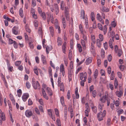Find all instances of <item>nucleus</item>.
Instances as JSON below:
<instances>
[{
  "instance_id": "11",
  "label": "nucleus",
  "mask_w": 126,
  "mask_h": 126,
  "mask_svg": "<svg viewBox=\"0 0 126 126\" xmlns=\"http://www.w3.org/2000/svg\"><path fill=\"white\" fill-rule=\"evenodd\" d=\"M86 72L84 73L83 74V73H80V79L81 80H82L83 78L84 79H86Z\"/></svg>"
},
{
  "instance_id": "46",
  "label": "nucleus",
  "mask_w": 126,
  "mask_h": 126,
  "mask_svg": "<svg viewBox=\"0 0 126 126\" xmlns=\"http://www.w3.org/2000/svg\"><path fill=\"white\" fill-rule=\"evenodd\" d=\"M66 46L64 44H63L62 45V50L63 53L65 54V48H66Z\"/></svg>"
},
{
  "instance_id": "59",
  "label": "nucleus",
  "mask_w": 126,
  "mask_h": 126,
  "mask_svg": "<svg viewBox=\"0 0 126 126\" xmlns=\"http://www.w3.org/2000/svg\"><path fill=\"white\" fill-rule=\"evenodd\" d=\"M97 26L98 28L100 30L102 31L103 27L102 25L100 23H98L97 24Z\"/></svg>"
},
{
  "instance_id": "47",
  "label": "nucleus",
  "mask_w": 126,
  "mask_h": 126,
  "mask_svg": "<svg viewBox=\"0 0 126 126\" xmlns=\"http://www.w3.org/2000/svg\"><path fill=\"white\" fill-rule=\"evenodd\" d=\"M38 101L40 105H44L43 100L42 99V98L39 99H38Z\"/></svg>"
},
{
  "instance_id": "3",
  "label": "nucleus",
  "mask_w": 126,
  "mask_h": 126,
  "mask_svg": "<svg viewBox=\"0 0 126 126\" xmlns=\"http://www.w3.org/2000/svg\"><path fill=\"white\" fill-rule=\"evenodd\" d=\"M83 39H82L81 40V43L83 48L84 49H86V44L87 43V37L86 35H83Z\"/></svg>"
},
{
  "instance_id": "1",
  "label": "nucleus",
  "mask_w": 126,
  "mask_h": 126,
  "mask_svg": "<svg viewBox=\"0 0 126 126\" xmlns=\"http://www.w3.org/2000/svg\"><path fill=\"white\" fill-rule=\"evenodd\" d=\"M106 114V111L104 110L103 112L100 111L97 114V117L99 121H101L103 120V117H104Z\"/></svg>"
},
{
  "instance_id": "2",
  "label": "nucleus",
  "mask_w": 126,
  "mask_h": 126,
  "mask_svg": "<svg viewBox=\"0 0 126 126\" xmlns=\"http://www.w3.org/2000/svg\"><path fill=\"white\" fill-rule=\"evenodd\" d=\"M32 84L34 89H36L40 88V85L38 81H35V79L33 78L32 79Z\"/></svg>"
},
{
  "instance_id": "24",
  "label": "nucleus",
  "mask_w": 126,
  "mask_h": 126,
  "mask_svg": "<svg viewBox=\"0 0 126 126\" xmlns=\"http://www.w3.org/2000/svg\"><path fill=\"white\" fill-rule=\"evenodd\" d=\"M40 15L44 20H46V16L45 12H43L42 13L40 14Z\"/></svg>"
},
{
  "instance_id": "61",
  "label": "nucleus",
  "mask_w": 126,
  "mask_h": 126,
  "mask_svg": "<svg viewBox=\"0 0 126 126\" xmlns=\"http://www.w3.org/2000/svg\"><path fill=\"white\" fill-rule=\"evenodd\" d=\"M104 47L105 50H107L108 49V46L107 43V42H106L104 43Z\"/></svg>"
},
{
  "instance_id": "36",
  "label": "nucleus",
  "mask_w": 126,
  "mask_h": 126,
  "mask_svg": "<svg viewBox=\"0 0 126 126\" xmlns=\"http://www.w3.org/2000/svg\"><path fill=\"white\" fill-rule=\"evenodd\" d=\"M54 110L55 112V113L56 115L57 116H59L60 115L59 114V111L56 108L54 109Z\"/></svg>"
},
{
  "instance_id": "9",
  "label": "nucleus",
  "mask_w": 126,
  "mask_h": 126,
  "mask_svg": "<svg viewBox=\"0 0 126 126\" xmlns=\"http://www.w3.org/2000/svg\"><path fill=\"white\" fill-rule=\"evenodd\" d=\"M41 60L43 64L46 65L47 64V62L46 57L43 55H41Z\"/></svg>"
},
{
  "instance_id": "13",
  "label": "nucleus",
  "mask_w": 126,
  "mask_h": 126,
  "mask_svg": "<svg viewBox=\"0 0 126 126\" xmlns=\"http://www.w3.org/2000/svg\"><path fill=\"white\" fill-rule=\"evenodd\" d=\"M42 92L43 96L46 99H48L49 98L47 96L46 94L44 89H42Z\"/></svg>"
},
{
  "instance_id": "58",
  "label": "nucleus",
  "mask_w": 126,
  "mask_h": 126,
  "mask_svg": "<svg viewBox=\"0 0 126 126\" xmlns=\"http://www.w3.org/2000/svg\"><path fill=\"white\" fill-rule=\"evenodd\" d=\"M99 39H100V40L101 41H102L103 40V37L102 35L100 34L99 35Z\"/></svg>"
},
{
  "instance_id": "48",
  "label": "nucleus",
  "mask_w": 126,
  "mask_h": 126,
  "mask_svg": "<svg viewBox=\"0 0 126 126\" xmlns=\"http://www.w3.org/2000/svg\"><path fill=\"white\" fill-rule=\"evenodd\" d=\"M103 106V105L102 103L101 104L99 103L98 105V108L99 110L100 111H101L102 110V107Z\"/></svg>"
},
{
  "instance_id": "54",
  "label": "nucleus",
  "mask_w": 126,
  "mask_h": 126,
  "mask_svg": "<svg viewBox=\"0 0 126 126\" xmlns=\"http://www.w3.org/2000/svg\"><path fill=\"white\" fill-rule=\"evenodd\" d=\"M114 72L113 71H112L111 72V80H113L114 78Z\"/></svg>"
},
{
  "instance_id": "16",
  "label": "nucleus",
  "mask_w": 126,
  "mask_h": 126,
  "mask_svg": "<svg viewBox=\"0 0 126 126\" xmlns=\"http://www.w3.org/2000/svg\"><path fill=\"white\" fill-rule=\"evenodd\" d=\"M9 97L13 103L15 105V101L13 95L11 94H10L9 95Z\"/></svg>"
},
{
  "instance_id": "49",
  "label": "nucleus",
  "mask_w": 126,
  "mask_h": 126,
  "mask_svg": "<svg viewBox=\"0 0 126 126\" xmlns=\"http://www.w3.org/2000/svg\"><path fill=\"white\" fill-rule=\"evenodd\" d=\"M114 85L115 88H117V87L118 85V82L117 80L116 79H115Z\"/></svg>"
},
{
  "instance_id": "27",
  "label": "nucleus",
  "mask_w": 126,
  "mask_h": 126,
  "mask_svg": "<svg viewBox=\"0 0 126 126\" xmlns=\"http://www.w3.org/2000/svg\"><path fill=\"white\" fill-rule=\"evenodd\" d=\"M96 44L97 46L98 47H101V42L102 41H101L98 39H97L96 40Z\"/></svg>"
},
{
  "instance_id": "44",
  "label": "nucleus",
  "mask_w": 126,
  "mask_h": 126,
  "mask_svg": "<svg viewBox=\"0 0 126 126\" xmlns=\"http://www.w3.org/2000/svg\"><path fill=\"white\" fill-rule=\"evenodd\" d=\"M19 14L21 17H23V11L22 9H20L19 11Z\"/></svg>"
},
{
  "instance_id": "21",
  "label": "nucleus",
  "mask_w": 126,
  "mask_h": 126,
  "mask_svg": "<svg viewBox=\"0 0 126 126\" xmlns=\"http://www.w3.org/2000/svg\"><path fill=\"white\" fill-rule=\"evenodd\" d=\"M91 47L90 49L91 51L93 54H94L95 53L94 47V46L93 45L92 43H91Z\"/></svg>"
},
{
  "instance_id": "43",
  "label": "nucleus",
  "mask_w": 126,
  "mask_h": 126,
  "mask_svg": "<svg viewBox=\"0 0 126 126\" xmlns=\"http://www.w3.org/2000/svg\"><path fill=\"white\" fill-rule=\"evenodd\" d=\"M103 32L104 34H105L107 32V25H105L103 27Z\"/></svg>"
},
{
  "instance_id": "41",
  "label": "nucleus",
  "mask_w": 126,
  "mask_h": 126,
  "mask_svg": "<svg viewBox=\"0 0 126 126\" xmlns=\"http://www.w3.org/2000/svg\"><path fill=\"white\" fill-rule=\"evenodd\" d=\"M98 75V70L97 69H96L95 71L94 76L95 79H96Z\"/></svg>"
},
{
  "instance_id": "56",
  "label": "nucleus",
  "mask_w": 126,
  "mask_h": 126,
  "mask_svg": "<svg viewBox=\"0 0 126 126\" xmlns=\"http://www.w3.org/2000/svg\"><path fill=\"white\" fill-rule=\"evenodd\" d=\"M34 26L35 27H37L38 26V22L37 20H35L34 22Z\"/></svg>"
},
{
  "instance_id": "55",
  "label": "nucleus",
  "mask_w": 126,
  "mask_h": 126,
  "mask_svg": "<svg viewBox=\"0 0 126 126\" xmlns=\"http://www.w3.org/2000/svg\"><path fill=\"white\" fill-rule=\"evenodd\" d=\"M92 95L94 97H95L96 96V92L95 90L92 91Z\"/></svg>"
},
{
  "instance_id": "8",
  "label": "nucleus",
  "mask_w": 126,
  "mask_h": 126,
  "mask_svg": "<svg viewBox=\"0 0 126 126\" xmlns=\"http://www.w3.org/2000/svg\"><path fill=\"white\" fill-rule=\"evenodd\" d=\"M97 19L100 21L102 24H104V21L102 20V17L99 14H97L96 17Z\"/></svg>"
},
{
  "instance_id": "17",
  "label": "nucleus",
  "mask_w": 126,
  "mask_h": 126,
  "mask_svg": "<svg viewBox=\"0 0 126 126\" xmlns=\"http://www.w3.org/2000/svg\"><path fill=\"white\" fill-rule=\"evenodd\" d=\"M50 32L52 37L54 36V29L52 27H50L49 28Z\"/></svg>"
},
{
  "instance_id": "50",
  "label": "nucleus",
  "mask_w": 126,
  "mask_h": 126,
  "mask_svg": "<svg viewBox=\"0 0 126 126\" xmlns=\"http://www.w3.org/2000/svg\"><path fill=\"white\" fill-rule=\"evenodd\" d=\"M34 72L35 74L36 75H38V72L37 70V68L36 67H35L33 69Z\"/></svg>"
},
{
  "instance_id": "64",
  "label": "nucleus",
  "mask_w": 126,
  "mask_h": 126,
  "mask_svg": "<svg viewBox=\"0 0 126 126\" xmlns=\"http://www.w3.org/2000/svg\"><path fill=\"white\" fill-rule=\"evenodd\" d=\"M38 32L39 34H41L42 32V29L41 27L39 28L38 30Z\"/></svg>"
},
{
  "instance_id": "53",
  "label": "nucleus",
  "mask_w": 126,
  "mask_h": 126,
  "mask_svg": "<svg viewBox=\"0 0 126 126\" xmlns=\"http://www.w3.org/2000/svg\"><path fill=\"white\" fill-rule=\"evenodd\" d=\"M101 56L102 57L104 58V55L105 54V52L104 50L102 49L101 50Z\"/></svg>"
},
{
  "instance_id": "28",
  "label": "nucleus",
  "mask_w": 126,
  "mask_h": 126,
  "mask_svg": "<svg viewBox=\"0 0 126 126\" xmlns=\"http://www.w3.org/2000/svg\"><path fill=\"white\" fill-rule=\"evenodd\" d=\"M26 86L28 89H30L31 86V85L30 83L28 81H27L25 84Z\"/></svg>"
},
{
  "instance_id": "4",
  "label": "nucleus",
  "mask_w": 126,
  "mask_h": 126,
  "mask_svg": "<svg viewBox=\"0 0 126 126\" xmlns=\"http://www.w3.org/2000/svg\"><path fill=\"white\" fill-rule=\"evenodd\" d=\"M0 117L1 118V119H0V125H1L2 122L1 120L2 121H5V117L4 113L0 109Z\"/></svg>"
},
{
  "instance_id": "29",
  "label": "nucleus",
  "mask_w": 126,
  "mask_h": 126,
  "mask_svg": "<svg viewBox=\"0 0 126 126\" xmlns=\"http://www.w3.org/2000/svg\"><path fill=\"white\" fill-rule=\"evenodd\" d=\"M85 13L84 12L83 10L81 11V16H80L81 19H84L85 18L84 17Z\"/></svg>"
},
{
  "instance_id": "57",
  "label": "nucleus",
  "mask_w": 126,
  "mask_h": 126,
  "mask_svg": "<svg viewBox=\"0 0 126 126\" xmlns=\"http://www.w3.org/2000/svg\"><path fill=\"white\" fill-rule=\"evenodd\" d=\"M124 112L123 110L122 109H120L117 111L118 113V115L119 116L120 115L123 113Z\"/></svg>"
},
{
  "instance_id": "31",
  "label": "nucleus",
  "mask_w": 126,
  "mask_h": 126,
  "mask_svg": "<svg viewBox=\"0 0 126 126\" xmlns=\"http://www.w3.org/2000/svg\"><path fill=\"white\" fill-rule=\"evenodd\" d=\"M91 17L92 20L94 21L95 19V15L94 12H91Z\"/></svg>"
},
{
  "instance_id": "23",
  "label": "nucleus",
  "mask_w": 126,
  "mask_h": 126,
  "mask_svg": "<svg viewBox=\"0 0 126 126\" xmlns=\"http://www.w3.org/2000/svg\"><path fill=\"white\" fill-rule=\"evenodd\" d=\"M58 86L60 87L61 91H63L64 90V87L63 83H61L59 84H58Z\"/></svg>"
},
{
  "instance_id": "14",
  "label": "nucleus",
  "mask_w": 126,
  "mask_h": 126,
  "mask_svg": "<svg viewBox=\"0 0 126 126\" xmlns=\"http://www.w3.org/2000/svg\"><path fill=\"white\" fill-rule=\"evenodd\" d=\"M54 6L55 8V12L56 15H58L59 12L58 5L57 4H55Z\"/></svg>"
},
{
  "instance_id": "25",
  "label": "nucleus",
  "mask_w": 126,
  "mask_h": 126,
  "mask_svg": "<svg viewBox=\"0 0 126 126\" xmlns=\"http://www.w3.org/2000/svg\"><path fill=\"white\" fill-rule=\"evenodd\" d=\"M17 93L18 96L19 97H20L22 94L21 90L20 89L17 90Z\"/></svg>"
},
{
  "instance_id": "35",
  "label": "nucleus",
  "mask_w": 126,
  "mask_h": 126,
  "mask_svg": "<svg viewBox=\"0 0 126 126\" xmlns=\"http://www.w3.org/2000/svg\"><path fill=\"white\" fill-rule=\"evenodd\" d=\"M21 63V61H16L15 63V64L16 66H19Z\"/></svg>"
},
{
  "instance_id": "18",
  "label": "nucleus",
  "mask_w": 126,
  "mask_h": 126,
  "mask_svg": "<svg viewBox=\"0 0 126 126\" xmlns=\"http://www.w3.org/2000/svg\"><path fill=\"white\" fill-rule=\"evenodd\" d=\"M60 102L62 106H65V104L64 102V98L63 96H62L60 99Z\"/></svg>"
},
{
  "instance_id": "38",
  "label": "nucleus",
  "mask_w": 126,
  "mask_h": 126,
  "mask_svg": "<svg viewBox=\"0 0 126 126\" xmlns=\"http://www.w3.org/2000/svg\"><path fill=\"white\" fill-rule=\"evenodd\" d=\"M77 46L78 48L79 52H81L82 51V48L81 45L80 44H78Z\"/></svg>"
},
{
  "instance_id": "26",
  "label": "nucleus",
  "mask_w": 126,
  "mask_h": 126,
  "mask_svg": "<svg viewBox=\"0 0 126 126\" xmlns=\"http://www.w3.org/2000/svg\"><path fill=\"white\" fill-rule=\"evenodd\" d=\"M116 94L118 97H120L121 96L123 95V92H121L119 91H117L116 92Z\"/></svg>"
},
{
  "instance_id": "33",
  "label": "nucleus",
  "mask_w": 126,
  "mask_h": 126,
  "mask_svg": "<svg viewBox=\"0 0 126 126\" xmlns=\"http://www.w3.org/2000/svg\"><path fill=\"white\" fill-rule=\"evenodd\" d=\"M57 125L58 126H61V123L60 119L59 118H57L56 120Z\"/></svg>"
},
{
  "instance_id": "6",
  "label": "nucleus",
  "mask_w": 126,
  "mask_h": 126,
  "mask_svg": "<svg viewBox=\"0 0 126 126\" xmlns=\"http://www.w3.org/2000/svg\"><path fill=\"white\" fill-rule=\"evenodd\" d=\"M108 94L107 92H106L105 93V95L103 96L102 98L100 99V101H102L103 103L105 102L107 98L108 97Z\"/></svg>"
},
{
  "instance_id": "62",
  "label": "nucleus",
  "mask_w": 126,
  "mask_h": 126,
  "mask_svg": "<svg viewBox=\"0 0 126 126\" xmlns=\"http://www.w3.org/2000/svg\"><path fill=\"white\" fill-rule=\"evenodd\" d=\"M50 20L51 22L52 23L54 22V18H53V16L52 15H50Z\"/></svg>"
},
{
  "instance_id": "51",
  "label": "nucleus",
  "mask_w": 126,
  "mask_h": 126,
  "mask_svg": "<svg viewBox=\"0 0 126 126\" xmlns=\"http://www.w3.org/2000/svg\"><path fill=\"white\" fill-rule=\"evenodd\" d=\"M92 108L94 112L95 113H96L97 111V108L95 106L92 107Z\"/></svg>"
},
{
  "instance_id": "20",
  "label": "nucleus",
  "mask_w": 126,
  "mask_h": 126,
  "mask_svg": "<svg viewBox=\"0 0 126 126\" xmlns=\"http://www.w3.org/2000/svg\"><path fill=\"white\" fill-rule=\"evenodd\" d=\"M101 10L104 12H107L109 11V10L108 8H106L105 6H103L102 7V8L101 9Z\"/></svg>"
},
{
  "instance_id": "15",
  "label": "nucleus",
  "mask_w": 126,
  "mask_h": 126,
  "mask_svg": "<svg viewBox=\"0 0 126 126\" xmlns=\"http://www.w3.org/2000/svg\"><path fill=\"white\" fill-rule=\"evenodd\" d=\"M57 43L58 46H61L62 44V39L61 38L58 37L57 39Z\"/></svg>"
},
{
  "instance_id": "30",
  "label": "nucleus",
  "mask_w": 126,
  "mask_h": 126,
  "mask_svg": "<svg viewBox=\"0 0 126 126\" xmlns=\"http://www.w3.org/2000/svg\"><path fill=\"white\" fill-rule=\"evenodd\" d=\"M93 60V58L90 57L87 59V64L91 63Z\"/></svg>"
},
{
  "instance_id": "12",
  "label": "nucleus",
  "mask_w": 126,
  "mask_h": 126,
  "mask_svg": "<svg viewBox=\"0 0 126 126\" xmlns=\"http://www.w3.org/2000/svg\"><path fill=\"white\" fill-rule=\"evenodd\" d=\"M18 28L16 26L14 27L12 29V31L13 33L16 35L18 34Z\"/></svg>"
},
{
  "instance_id": "7",
  "label": "nucleus",
  "mask_w": 126,
  "mask_h": 126,
  "mask_svg": "<svg viewBox=\"0 0 126 126\" xmlns=\"http://www.w3.org/2000/svg\"><path fill=\"white\" fill-rule=\"evenodd\" d=\"M25 114L27 117H29L32 116L33 113L31 110H26L25 112Z\"/></svg>"
},
{
  "instance_id": "22",
  "label": "nucleus",
  "mask_w": 126,
  "mask_h": 126,
  "mask_svg": "<svg viewBox=\"0 0 126 126\" xmlns=\"http://www.w3.org/2000/svg\"><path fill=\"white\" fill-rule=\"evenodd\" d=\"M78 88L76 87L75 89V94L76 95V99H78L79 97V95L78 93Z\"/></svg>"
},
{
  "instance_id": "45",
  "label": "nucleus",
  "mask_w": 126,
  "mask_h": 126,
  "mask_svg": "<svg viewBox=\"0 0 126 126\" xmlns=\"http://www.w3.org/2000/svg\"><path fill=\"white\" fill-rule=\"evenodd\" d=\"M86 79H85L80 81V84L81 86H84V82H86Z\"/></svg>"
},
{
  "instance_id": "19",
  "label": "nucleus",
  "mask_w": 126,
  "mask_h": 126,
  "mask_svg": "<svg viewBox=\"0 0 126 126\" xmlns=\"http://www.w3.org/2000/svg\"><path fill=\"white\" fill-rule=\"evenodd\" d=\"M52 48V47L51 46L49 47L48 46H47L46 48V51L47 54L49 53V51H50Z\"/></svg>"
},
{
  "instance_id": "42",
  "label": "nucleus",
  "mask_w": 126,
  "mask_h": 126,
  "mask_svg": "<svg viewBox=\"0 0 126 126\" xmlns=\"http://www.w3.org/2000/svg\"><path fill=\"white\" fill-rule=\"evenodd\" d=\"M113 41L111 40V39H110L109 41V44L111 48H113V46H112Z\"/></svg>"
},
{
  "instance_id": "5",
  "label": "nucleus",
  "mask_w": 126,
  "mask_h": 126,
  "mask_svg": "<svg viewBox=\"0 0 126 126\" xmlns=\"http://www.w3.org/2000/svg\"><path fill=\"white\" fill-rule=\"evenodd\" d=\"M54 25L55 29L58 30V33H60L61 32V30L60 27L59 25L58 21L57 19L55 20Z\"/></svg>"
},
{
  "instance_id": "37",
  "label": "nucleus",
  "mask_w": 126,
  "mask_h": 126,
  "mask_svg": "<svg viewBox=\"0 0 126 126\" xmlns=\"http://www.w3.org/2000/svg\"><path fill=\"white\" fill-rule=\"evenodd\" d=\"M60 72L65 71L64 67L63 65L62 64H61L60 67Z\"/></svg>"
},
{
  "instance_id": "34",
  "label": "nucleus",
  "mask_w": 126,
  "mask_h": 126,
  "mask_svg": "<svg viewBox=\"0 0 126 126\" xmlns=\"http://www.w3.org/2000/svg\"><path fill=\"white\" fill-rule=\"evenodd\" d=\"M79 29L80 30V31L81 32V33L83 34V35H85V34L84 33V32L83 31V28L82 27V26L81 24H80L79 26Z\"/></svg>"
},
{
  "instance_id": "60",
  "label": "nucleus",
  "mask_w": 126,
  "mask_h": 126,
  "mask_svg": "<svg viewBox=\"0 0 126 126\" xmlns=\"http://www.w3.org/2000/svg\"><path fill=\"white\" fill-rule=\"evenodd\" d=\"M91 39L92 42L94 44H95V37L94 35L91 36Z\"/></svg>"
},
{
  "instance_id": "52",
  "label": "nucleus",
  "mask_w": 126,
  "mask_h": 126,
  "mask_svg": "<svg viewBox=\"0 0 126 126\" xmlns=\"http://www.w3.org/2000/svg\"><path fill=\"white\" fill-rule=\"evenodd\" d=\"M122 50L119 49L118 53L117 55L119 57H120L122 54Z\"/></svg>"
},
{
  "instance_id": "40",
  "label": "nucleus",
  "mask_w": 126,
  "mask_h": 126,
  "mask_svg": "<svg viewBox=\"0 0 126 126\" xmlns=\"http://www.w3.org/2000/svg\"><path fill=\"white\" fill-rule=\"evenodd\" d=\"M7 67L8 69L10 71L12 72L13 70V66H11L10 65L7 66Z\"/></svg>"
},
{
  "instance_id": "32",
  "label": "nucleus",
  "mask_w": 126,
  "mask_h": 126,
  "mask_svg": "<svg viewBox=\"0 0 126 126\" xmlns=\"http://www.w3.org/2000/svg\"><path fill=\"white\" fill-rule=\"evenodd\" d=\"M42 86L43 88L42 89H45L47 90H48V89H49L50 88L47 87V85L44 84H43Z\"/></svg>"
},
{
  "instance_id": "39",
  "label": "nucleus",
  "mask_w": 126,
  "mask_h": 126,
  "mask_svg": "<svg viewBox=\"0 0 126 126\" xmlns=\"http://www.w3.org/2000/svg\"><path fill=\"white\" fill-rule=\"evenodd\" d=\"M47 91L48 94L50 96H52V95L53 92L50 88Z\"/></svg>"
},
{
  "instance_id": "10",
  "label": "nucleus",
  "mask_w": 126,
  "mask_h": 126,
  "mask_svg": "<svg viewBox=\"0 0 126 126\" xmlns=\"http://www.w3.org/2000/svg\"><path fill=\"white\" fill-rule=\"evenodd\" d=\"M29 96V95L28 94L26 93L23 94L22 97L23 101L24 102L26 101Z\"/></svg>"
},
{
  "instance_id": "63",
  "label": "nucleus",
  "mask_w": 126,
  "mask_h": 126,
  "mask_svg": "<svg viewBox=\"0 0 126 126\" xmlns=\"http://www.w3.org/2000/svg\"><path fill=\"white\" fill-rule=\"evenodd\" d=\"M83 121L84 124H83L84 126H85L87 125V118L86 117H85L83 118Z\"/></svg>"
}]
</instances>
